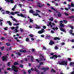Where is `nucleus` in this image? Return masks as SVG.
<instances>
[{
    "label": "nucleus",
    "instance_id": "1",
    "mask_svg": "<svg viewBox=\"0 0 74 74\" xmlns=\"http://www.w3.org/2000/svg\"><path fill=\"white\" fill-rule=\"evenodd\" d=\"M12 70H13L14 72L16 73L18 72V69L15 65H13L12 66Z\"/></svg>",
    "mask_w": 74,
    "mask_h": 74
},
{
    "label": "nucleus",
    "instance_id": "2",
    "mask_svg": "<svg viewBox=\"0 0 74 74\" xmlns=\"http://www.w3.org/2000/svg\"><path fill=\"white\" fill-rule=\"evenodd\" d=\"M60 65H66V66L67 65V63L65 62L64 60H62L60 63H59Z\"/></svg>",
    "mask_w": 74,
    "mask_h": 74
},
{
    "label": "nucleus",
    "instance_id": "3",
    "mask_svg": "<svg viewBox=\"0 0 74 74\" xmlns=\"http://www.w3.org/2000/svg\"><path fill=\"white\" fill-rule=\"evenodd\" d=\"M49 70V68L48 67L45 68V67H43L42 68H41V70H44L43 71V73H45L46 71L47 70Z\"/></svg>",
    "mask_w": 74,
    "mask_h": 74
},
{
    "label": "nucleus",
    "instance_id": "4",
    "mask_svg": "<svg viewBox=\"0 0 74 74\" xmlns=\"http://www.w3.org/2000/svg\"><path fill=\"white\" fill-rule=\"evenodd\" d=\"M41 30H40L38 32V33L39 34H42V33H43L44 32V29H42Z\"/></svg>",
    "mask_w": 74,
    "mask_h": 74
},
{
    "label": "nucleus",
    "instance_id": "5",
    "mask_svg": "<svg viewBox=\"0 0 74 74\" xmlns=\"http://www.w3.org/2000/svg\"><path fill=\"white\" fill-rule=\"evenodd\" d=\"M50 42L49 43V44L50 45H52L53 44H55V42H53V41L51 40H50Z\"/></svg>",
    "mask_w": 74,
    "mask_h": 74
},
{
    "label": "nucleus",
    "instance_id": "6",
    "mask_svg": "<svg viewBox=\"0 0 74 74\" xmlns=\"http://www.w3.org/2000/svg\"><path fill=\"white\" fill-rule=\"evenodd\" d=\"M17 15L18 16H21L22 18H24V17H25V16L23 15V14L22 13H21L20 14H17Z\"/></svg>",
    "mask_w": 74,
    "mask_h": 74
},
{
    "label": "nucleus",
    "instance_id": "7",
    "mask_svg": "<svg viewBox=\"0 0 74 74\" xmlns=\"http://www.w3.org/2000/svg\"><path fill=\"white\" fill-rule=\"evenodd\" d=\"M2 60L3 62H5V61H7V58H5L4 57H2Z\"/></svg>",
    "mask_w": 74,
    "mask_h": 74
},
{
    "label": "nucleus",
    "instance_id": "8",
    "mask_svg": "<svg viewBox=\"0 0 74 74\" xmlns=\"http://www.w3.org/2000/svg\"><path fill=\"white\" fill-rule=\"evenodd\" d=\"M37 4L38 5H37V6L38 7H39L40 8H41V7H42V6L40 5L41 4L40 3L37 2Z\"/></svg>",
    "mask_w": 74,
    "mask_h": 74
},
{
    "label": "nucleus",
    "instance_id": "9",
    "mask_svg": "<svg viewBox=\"0 0 74 74\" xmlns=\"http://www.w3.org/2000/svg\"><path fill=\"white\" fill-rule=\"evenodd\" d=\"M35 71H36L38 73V74H40V72H39V71L37 69H36V67L35 68Z\"/></svg>",
    "mask_w": 74,
    "mask_h": 74
},
{
    "label": "nucleus",
    "instance_id": "10",
    "mask_svg": "<svg viewBox=\"0 0 74 74\" xmlns=\"http://www.w3.org/2000/svg\"><path fill=\"white\" fill-rule=\"evenodd\" d=\"M60 38L59 37H56L54 38V40H60Z\"/></svg>",
    "mask_w": 74,
    "mask_h": 74
},
{
    "label": "nucleus",
    "instance_id": "11",
    "mask_svg": "<svg viewBox=\"0 0 74 74\" xmlns=\"http://www.w3.org/2000/svg\"><path fill=\"white\" fill-rule=\"evenodd\" d=\"M14 66H16V65H19V64L18 63V62H14Z\"/></svg>",
    "mask_w": 74,
    "mask_h": 74
},
{
    "label": "nucleus",
    "instance_id": "12",
    "mask_svg": "<svg viewBox=\"0 0 74 74\" xmlns=\"http://www.w3.org/2000/svg\"><path fill=\"white\" fill-rule=\"evenodd\" d=\"M29 13L33 14V13H34V11L33 10H30Z\"/></svg>",
    "mask_w": 74,
    "mask_h": 74
},
{
    "label": "nucleus",
    "instance_id": "13",
    "mask_svg": "<svg viewBox=\"0 0 74 74\" xmlns=\"http://www.w3.org/2000/svg\"><path fill=\"white\" fill-rule=\"evenodd\" d=\"M33 59H34V57L33 56H31V62H34V61L33 60Z\"/></svg>",
    "mask_w": 74,
    "mask_h": 74
},
{
    "label": "nucleus",
    "instance_id": "14",
    "mask_svg": "<svg viewBox=\"0 0 74 74\" xmlns=\"http://www.w3.org/2000/svg\"><path fill=\"white\" fill-rule=\"evenodd\" d=\"M60 30L61 31H62V32H63L66 33V31H65V30H64V29L62 28H61L60 29Z\"/></svg>",
    "mask_w": 74,
    "mask_h": 74
},
{
    "label": "nucleus",
    "instance_id": "15",
    "mask_svg": "<svg viewBox=\"0 0 74 74\" xmlns=\"http://www.w3.org/2000/svg\"><path fill=\"white\" fill-rule=\"evenodd\" d=\"M7 23H9L10 26H12V23L11 22H10V21H7Z\"/></svg>",
    "mask_w": 74,
    "mask_h": 74
},
{
    "label": "nucleus",
    "instance_id": "16",
    "mask_svg": "<svg viewBox=\"0 0 74 74\" xmlns=\"http://www.w3.org/2000/svg\"><path fill=\"white\" fill-rule=\"evenodd\" d=\"M52 29L53 30H58V27H56L55 28V27H52Z\"/></svg>",
    "mask_w": 74,
    "mask_h": 74
},
{
    "label": "nucleus",
    "instance_id": "17",
    "mask_svg": "<svg viewBox=\"0 0 74 74\" xmlns=\"http://www.w3.org/2000/svg\"><path fill=\"white\" fill-rule=\"evenodd\" d=\"M60 26H61V27H64V25L63 23H61L60 25Z\"/></svg>",
    "mask_w": 74,
    "mask_h": 74
},
{
    "label": "nucleus",
    "instance_id": "18",
    "mask_svg": "<svg viewBox=\"0 0 74 74\" xmlns=\"http://www.w3.org/2000/svg\"><path fill=\"white\" fill-rule=\"evenodd\" d=\"M58 17H61L62 16V14L60 13H59L58 15Z\"/></svg>",
    "mask_w": 74,
    "mask_h": 74
},
{
    "label": "nucleus",
    "instance_id": "19",
    "mask_svg": "<svg viewBox=\"0 0 74 74\" xmlns=\"http://www.w3.org/2000/svg\"><path fill=\"white\" fill-rule=\"evenodd\" d=\"M63 22H64V23H65V24H66L67 23V21L66 20H64L63 21Z\"/></svg>",
    "mask_w": 74,
    "mask_h": 74
},
{
    "label": "nucleus",
    "instance_id": "20",
    "mask_svg": "<svg viewBox=\"0 0 74 74\" xmlns=\"http://www.w3.org/2000/svg\"><path fill=\"white\" fill-rule=\"evenodd\" d=\"M53 57L55 58H57L58 57V56L56 55H53Z\"/></svg>",
    "mask_w": 74,
    "mask_h": 74
},
{
    "label": "nucleus",
    "instance_id": "21",
    "mask_svg": "<svg viewBox=\"0 0 74 74\" xmlns=\"http://www.w3.org/2000/svg\"><path fill=\"white\" fill-rule=\"evenodd\" d=\"M16 55H18V56H21V53L18 52L16 53Z\"/></svg>",
    "mask_w": 74,
    "mask_h": 74
},
{
    "label": "nucleus",
    "instance_id": "22",
    "mask_svg": "<svg viewBox=\"0 0 74 74\" xmlns=\"http://www.w3.org/2000/svg\"><path fill=\"white\" fill-rule=\"evenodd\" d=\"M67 60L68 61H71V58H68L67 59Z\"/></svg>",
    "mask_w": 74,
    "mask_h": 74
},
{
    "label": "nucleus",
    "instance_id": "23",
    "mask_svg": "<svg viewBox=\"0 0 74 74\" xmlns=\"http://www.w3.org/2000/svg\"><path fill=\"white\" fill-rule=\"evenodd\" d=\"M6 50L7 51H11V47H9V49H7Z\"/></svg>",
    "mask_w": 74,
    "mask_h": 74
},
{
    "label": "nucleus",
    "instance_id": "24",
    "mask_svg": "<svg viewBox=\"0 0 74 74\" xmlns=\"http://www.w3.org/2000/svg\"><path fill=\"white\" fill-rule=\"evenodd\" d=\"M29 36V37H34V35L32 34H30Z\"/></svg>",
    "mask_w": 74,
    "mask_h": 74
},
{
    "label": "nucleus",
    "instance_id": "25",
    "mask_svg": "<svg viewBox=\"0 0 74 74\" xmlns=\"http://www.w3.org/2000/svg\"><path fill=\"white\" fill-rule=\"evenodd\" d=\"M19 66L21 68H23V64H20Z\"/></svg>",
    "mask_w": 74,
    "mask_h": 74
},
{
    "label": "nucleus",
    "instance_id": "26",
    "mask_svg": "<svg viewBox=\"0 0 74 74\" xmlns=\"http://www.w3.org/2000/svg\"><path fill=\"white\" fill-rule=\"evenodd\" d=\"M6 14H8L10 13V12L7 10L6 11Z\"/></svg>",
    "mask_w": 74,
    "mask_h": 74
},
{
    "label": "nucleus",
    "instance_id": "27",
    "mask_svg": "<svg viewBox=\"0 0 74 74\" xmlns=\"http://www.w3.org/2000/svg\"><path fill=\"white\" fill-rule=\"evenodd\" d=\"M51 10H53V11H55L56 10L55 9V8H54L53 7H51Z\"/></svg>",
    "mask_w": 74,
    "mask_h": 74
},
{
    "label": "nucleus",
    "instance_id": "28",
    "mask_svg": "<svg viewBox=\"0 0 74 74\" xmlns=\"http://www.w3.org/2000/svg\"><path fill=\"white\" fill-rule=\"evenodd\" d=\"M6 45H7V46H10L11 44L8 43H7L6 44Z\"/></svg>",
    "mask_w": 74,
    "mask_h": 74
},
{
    "label": "nucleus",
    "instance_id": "29",
    "mask_svg": "<svg viewBox=\"0 0 74 74\" xmlns=\"http://www.w3.org/2000/svg\"><path fill=\"white\" fill-rule=\"evenodd\" d=\"M33 15H34V16H37V15H39V14L38 13L34 14H33Z\"/></svg>",
    "mask_w": 74,
    "mask_h": 74
},
{
    "label": "nucleus",
    "instance_id": "30",
    "mask_svg": "<svg viewBox=\"0 0 74 74\" xmlns=\"http://www.w3.org/2000/svg\"><path fill=\"white\" fill-rule=\"evenodd\" d=\"M51 71H52V72H54V73H56V71H55L54 69H52L51 70Z\"/></svg>",
    "mask_w": 74,
    "mask_h": 74
},
{
    "label": "nucleus",
    "instance_id": "31",
    "mask_svg": "<svg viewBox=\"0 0 74 74\" xmlns=\"http://www.w3.org/2000/svg\"><path fill=\"white\" fill-rule=\"evenodd\" d=\"M71 7H74V3H71Z\"/></svg>",
    "mask_w": 74,
    "mask_h": 74
},
{
    "label": "nucleus",
    "instance_id": "32",
    "mask_svg": "<svg viewBox=\"0 0 74 74\" xmlns=\"http://www.w3.org/2000/svg\"><path fill=\"white\" fill-rule=\"evenodd\" d=\"M36 61L38 62V63H39V62H40V60L38 59H36Z\"/></svg>",
    "mask_w": 74,
    "mask_h": 74
},
{
    "label": "nucleus",
    "instance_id": "33",
    "mask_svg": "<svg viewBox=\"0 0 74 74\" xmlns=\"http://www.w3.org/2000/svg\"><path fill=\"white\" fill-rule=\"evenodd\" d=\"M69 18H74V16H69Z\"/></svg>",
    "mask_w": 74,
    "mask_h": 74
},
{
    "label": "nucleus",
    "instance_id": "34",
    "mask_svg": "<svg viewBox=\"0 0 74 74\" xmlns=\"http://www.w3.org/2000/svg\"><path fill=\"white\" fill-rule=\"evenodd\" d=\"M14 31L15 32V33H17V32H18V30L17 29H15Z\"/></svg>",
    "mask_w": 74,
    "mask_h": 74
},
{
    "label": "nucleus",
    "instance_id": "35",
    "mask_svg": "<svg viewBox=\"0 0 74 74\" xmlns=\"http://www.w3.org/2000/svg\"><path fill=\"white\" fill-rule=\"evenodd\" d=\"M10 2L12 3H14V0H10Z\"/></svg>",
    "mask_w": 74,
    "mask_h": 74
},
{
    "label": "nucleus",
    "instance_id": "36",
    "mask_svg": "<svg viewBox=\"0 0 74 74\" xmlns=\"http://www.w3.org/2000/svg\"><path fill=\"white\" fill-rule=\"evenodd\" d=\"M53 18H51L49 19V21H51V22H52V21H53Z\"/></svg>",
    "mask_w": 74,
    "mask_h": 74
},
{
    "label": "nucleus",
    "instance_id": "37",
    "mask_svg": "<svg viewBox=\"0 0 74 74\" xmlns=\"http://www.w3.org/2000/svg\"><path fill=\"white\" fill-rule=\"evenodd\" d=\"M8 66H10V65H11V64L10 63V62H9L8 63Z\"/></svg>",
    "mask_w": 74,
    "mask_h": 74
},
{
    "label": "nucleus",
    "instance_id": "38",
    "mask_svg": "<svg viewBox=\"0 0 74 74\" xmlns=\"http://www.w3.org/2000/svg\"><path fill=\"white\" fill-rule=\"evenodd\" d=\"M44 64V62H40L39 63V65H41V64Z\"/></svg>",
    "mask_w": 74,
    "mask_h": 74
},
{
    "label": "nucleus",
    "instance_id": "39",
    "mask_svg": "<svg viewBox=\"0 0 74 74\" xmlns=\"http://www.w3.org/2000/svg\"><path fill=\"white\" fill-rule=\"evenodd\" d=\"M20 30L21 32H24L23 30V29H21V28H20Z\"/></svg>",
    "mask_w": 74,
    "mask_h": 74
},
{
    "label": "nucleus",
    "instance_id": "40",
    "mask_svg": "<svg viewBox=\"0 0 74 74\" xmlns=\"http://www.w3.org/2000/svg\"><path fill=\"white\" fill-rule=\"evenodd\" d=\"M25 40L26 41H27V42H28V41H29V38H26L25 39Z\"/></svg>",
    "mask_w": 74,
    "mask_h": 74
},
{
    "label": "nucleus",
    "instance_id": "41",
    "mask_svg": "<svg viewBox=\"0 0 74 74\" xmlns=\"http://www.w3.org/2000/svg\"><path fill=\"white\" fill-rule=\"evenodd\" d=\"M28 73L29 74H30L31 73V70H29L28 71Z\"/></svg>",
    "mask_w": 74,
    "mask_h": 74
},
{
    "label": "nucleus",
    "instance_id": "42",
    "mask_svg": "<svg viewBox=\"0 0 74 74\" xmlns=\"http://www.w3.org/2000/svg\"><path fill=\"white\" fill-rule=\"evenodd\" d=\"M31 51H32V52H34L35 51V49H31Z\"/></svg>",
    "mask_w": 74,
    "mask_h": 74
},
{
    "label": "nucleus",
    "instance_id": "43",
    "mask_svg": "<svg viewBox=\"0 0 74 74\" xmlns=\"http://www.w3.org/2000/svg\"><path fill=\"white\" fill-rule=\"evenodd\" d=\"M11 15H14L15 14V13H14V12H11Z\"/></svg>",
    "mask_w": 74,
    "mask_h": 74
},
{
    "label": "nucleus",
    "instance_id": "44",
    "mask_svg": "<svg viewBox=\"0 0 74 74\" xmlns=\"http://www.w3.org/2000/svg\"><path fill=\"white\" fill-rule=\"evenodd\" d=\"M36 29H40V27L36 26Z\"/></svg>",
    "mask_w": 74,
    "mask_h": 74
},
{
    "label": "nucleus",
    "instance_id": "45",
    "mask_svg": "<svg viewBox=\"0 0 74 74\" xmlns=\"http://www.w3.org/2000/svg\"><path fill=\"white\" fill-rule=\"evenodd\" d=\"M39 61H40L41 62L42 61V60H43L42 58H39Z\"/></svg>",
    "mask_w": 74,
    "mask_h": 74
},
{
    "label": "nucleus",
    "instance_id": "46",
    "mask_svg": "<svg viewBox=\"0 0 74 74\" xmlns=\"http://www.w3.org/2000/svg\"><path fill=\"white\" fill-rule=\"evenodd\" d=\"M48 24L49 25V26H50L51 25V22H48Z\"/></svg>",
    "mask_w": 74,
    "mask_h": 74
},
{
    "label": "nucleus",
    "instance_id": "47",
    "mask_svg": "<svg viewBox=\"0 0 74 74\" xmlns=\"http://www.w3.org/2000/svg\"><path fill=\"white\" fill-rule=\"evenodd\" d=\"M58 49V47L57 46H55V49Z\"/></svg>",
    "mask_w": 74,
    "mask_h": 74
},
{
    "label": "nucleus",
    "instance_id": "48",
    "mask_svg": "<svg viewBox=\"0 0 74 74\" xmlns=\"http://www.w3.org/2000/svg\"><path fill=\"white\" fill-rule=\"evenodd\" d=\"M7 29H8V27H6L4 28V29L5 30H7Z\"/></svg>",
    "mask_w": 74,
    "mask_h": 74
},
{
    "label": "nucleus",
    "instance_id": "49",
    "mask_svg": "<svg viewBox=\"0 0 74 74\" xmlns=\"http://www.w3.org/2000/svg\"><path fill=\"white\" fill-rule=\"evenodd\" d=\"M71 5H68V8L69 9H70V8H71Z\"/></svg>",
    "mask_w": 74,
    "mask_h": 74
},
{
    "label": "nucleus",
    "instance_id": "50",
    "mask_svg": "<svg viewBox=\"0 0 74 74\" xmlns=\"http://www.w3.org/2000/svg\"><path fill=\"white\" fill-rule=\"evenodd\" d=\"M64 14L66 16H69V14L66 12H65Z\"/></svg>",
    "mask_w": 74,
    "mask_h": 74
},
{
    "label": "nucleus",
    "instance_id": "51",
    "mask_svg": "<svg viewBox=\"0 0 74 74\" xmlns=\"http://www.w3.org/2000/svg\"><path fill=\"white\" fill-rule=\"evenodd\" d=\"M31 71H34V69L33 68H31Z\"/></svg>",
    "mask_w": 74,
    "mask_h": 74
},
{
    "label": "nucleus",
    "instance_id": "52",
    "mask_svg": "<svg viewBox=\"0 0 74 74\" xmlns=\"http://www.w3.org/2000/svg\"><path fill=\"white\" fill-rule=\"evenodd\" d=\"M4 49V46L2 47H1V50L3 51V49Z\"/></svg>",
    "mask_w": 74,
    "mask_h": 74
},
{
    "label": "nucleus",
    "instance_id": "53",
    "mask_svg": "<svg viewBox=\"0 0 74 74\" xmlns=\"http://www.w3.org/2000/svg\"><path fill=\"white\" fill-rule=\"evenodd\" d=\"M36 11L37 12H39V13L41 12V11L38 10H36Z\"/></svg>",
    "mask_w": 74,
    "mask_h": 74
},
{
    "label": "nucleus",
    "instance_id": "54",
    "mask_svg": "<svg viewBox=\"0 0 74 74\" xmlns=\"http://www.w3.org/2000/svg\"><path fill=\"white\" fill-rule=\"evenodd\" d=\"M43 49L44 50H46L47 49V48L45 47L44 46L43 47Z\"/></svg>",
    "mask_w": 74,
    "mask_h": 74
},
{
    "label": "nucleus",
    "instance_id": "55",
    "mask_svg": "<svg viewBox=\"0 0 74 74\" xmlns=\"http://www.w3.org/2000/svg\"><path fill=\"white\" fill-rule=\"evenodd\" d=\"M26 52V50H23V53H25Z\"/></svg>",
    "mask_w": 74,
    "mask_h": 74
},
{
    "label": "nucleus",
    "instance_id": "56",
    "mask_svg": "<svg viewBox=\"0 0 74 74\" xmlns=\"http://www.w3.org/2000/svg\"><path fill=\"white\" fill-rule=\"evenodd\" d=\"M15 29V28L14 27H11V29H12V30H13V29Z\"/></svg>",
    "mask_w": 74,
    "mask_h": 74
},
{
    "label": "nucleus",
    "instance_id": "57",
    "mask_svg": "<svg viewBox=\"0 0 74 74\" xmlns=\"http://www.w3.org/2000/svg\"><path fill=\"white\" fill-rule=\"evenodd\" d=\"M29 20L30 21V22H31V23L33 22V21H32V18H30L29 19Z\"/></svg>",
    "mask_w": 74,
    "mask_h": 74
},
{
    "label": "nucleus",
    "instance_id": "58",
    "mask_svg": "<svg viewBox=\"0 0 74 74\" xmlns=\"http://www.w3.org/2000/svg\"><path fill=\"white\" fill-rule=\"evenodd\" d=\"M18 13H19V12H18V11H16V12H14V14H18Z\"/></svg>",
    "mask_w": 74,
    "mask_h": 74
},
{
    "label": "nucleus",
    "instance_id": "59",
    "mask_svg": "<svg viewBox=\"0 0 74 74\" xmlns=\"http://www.w3.org/2000/svg\"><path fill=\"white\" fill-rule=\"evenodd\" d=\"M65 44V43L64 42H62L61 43L62 45H64Z\"/></svg>",
    "mask_w": 74,
    "mask_h": 74
},
{
    "label": "nucleus",
    "instance_id": "60",
    "mask_svg": "<svg viewBox=\"0 0 74 74\" xmlns=\"http://www.w3.org/2000/svg\"><path fill=\"white\" fill-rule=\"evenodd\" d=\"M3 58H7V56H3Z\"/></svg>",
    "mask_w": 74,
    "mask_h": 74
},
{
    "label": "nucleus",
    "instance_id": "61",
    "mask_svg": "<svg viewBox=\"0 0 74 74\" xmlns=\"http://www.w3.org/2000/svg\"><path fill=\"white\" fill-rule=\"evenodd\" d=\"M63 21H60V24H62V23H63Z\"/></svg>",
    "mask_w": 74,
    "mask_h": 74
},
{
    "label": "nucleus",
    "instance_id": "62",
    "mask_svg": "<svg viewBox=\"0 0 74 74\" xmlns=\"http://www.w3.org/2000/svg\"><path fill=\"white\" fill-rule=\"evenodd\" d=\"M16 8V5H15L14 7V8L15 9Z\"/></svg>",
    "mask_w": 74,
    "mask_h": 74
},
{
    "label": "nucleus",
    "instance_id": "63",
    "mask_svg": "<svg viewBox=\"0 0 74 74\" xmlns=\"http://www.w3.org/2000/svg\"><path fill=\"white\" fill-rule=\"evenodd\" d=\"M71 42H74V39H72L71 40Z\"/></svg>",
    "mask_w": 74,
    "mask_h": 74
},
{
    "label": "nucleus",
    "instance_id": "64",
    "mask_svg": "<svg viewBox=\"0 0 74 74\" xmlns=\"http://www.w3.org/2000/svg\"><path fill=\"white\" fill-rule=\"evenodd\" d=\"M71 74H74V72L73 71L71 73Z\"/></svg>",
    "mask_w": 74,
    "mask_h": 74
}]
</instances>
